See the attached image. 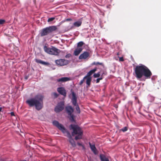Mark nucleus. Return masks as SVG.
<instances>
[{
    "mask_svg": "<svg viewBox=\"0 0 161 161\" xmlns=\"http://www.w3.org/2000/svg\"><path fill=\"white\" fill-rule=\"evenodd\" d=\"M69 62V61L64 59H59L55 61V63L57 65L61 66L66 65Z\"/></svg>",
    "mask_w": 161,
    "mask_h": 161,
    "instance_id": "obj_9",
    "label": "nucleus"
},
{
    "mask_svg": "<svg viewBox=\"0 0 161 161\" xmlns=\"http://www.w3.org/2000/svg\"><path fill=\"white\" fill-rule=\"evenodd\" d=\"M70 130H72L73 132L71 133L72 136H73L77 135L75 137V140H77L82 138L83 135V131L81 128L78 125L71 124L69 126Z\"/></svg>",
    "mask_w": 161,
    "mask_h": 161,
    "instance_id": "obj_3",
    "label": "nucleus"
},
{
    "mask_svg": "<svg viewBox=\"0 0 161 161\" xmlns=\"http://www.w3.org/2000/svg\"><path fill=\"white\" fill-rule=\"evenodd\" d=\"M55 19V18L54 17H52L50 18H49L47 20L48 22H50L52 21H53L54 19Z\"/></svg>",
    "mask_w": 161,
    "mask_h": 161,
    "instance_id": "obj_27",
    "label": "nucleus"
},
{
    "mask_svg": "<svg viewBox=\"0 0 161 161\" xmlns=\"http://www.w3.org/2000/svg\"><path fill=\"white\" fill-rule=\"evenodd\" d=\"M84 44L83 42L82 41L80 42L77 44V47H82V46Z\"/></svg>",
    "mask_w": 161,
    "mask_h": 161,
    "instance_id": "obj_22",
    "label": "nucleus"
},
{
    "mask_svg": "<svg viewBox=\"0 0 161 161\" xmlns=\"http://www.w3.org/2000/svg\"><path fill=\"white\" fill-rule=\"evenodd\" d=\"M101 72H102V73L101 75L102 76H103L104 75H107V73L106 71H105L103 70H101Z\"/></svg>",
    "mask_w": 161,
    "mask_h": 161,
    "instance_id": "obj_29",
    "label": "nucleus"
},
{
    "mask_svg": "<svg viewBox=\"0 0 161 161\" xmlns=\"http://www.w3.org/2000/svg\"><path fill=\"white\" fill-rule=\"evenodd\" d=\"M35 60L36 63H38L44 65H47L48 64V63L43 61L39 59H35Z\"/></svg>",
    "mask_w": 161,
    "mask_h": 161,
    "instance_id": "obj_20",
    "label": "nucleus"
},
{
    "mask_svg": "<svg viewBox=\"0 0 161 161\" xmlns=\"http://www.w3.org/2000/svg\"><path fill=\"white\" fill-rule=\"evenodd\" d=\"M100 79H99L98 78H97V80H96V83H98L100 81Z\"/></svg>",
    "mask_w": 161,
    "mask_h": 161,
    "instance_id": "obj_35",
    "label": "nucleus"
},
{
    "mask_svg": "<svg viewBox=\"0 0 161 161\" xmlns=\"http://www.w3.org/2000/svg\"><path fill=\"white\" fill-rule=\"evenodd\" d=\"M44 51L49 54L58 56L60 52V50L56 48L52 47V48H49L46 46H44Z\"/></svg>",
    "mask_w": 161,
    "mask_h": 161,
    "instance_id": "obj_4",
    "label": "nucleus"
},
{
    "mask_svg": "<svg viewBox=\"0 0 161 161\" xmlns=\"http://www.w3.org/2000/svg\"><path fill=\"white\" fill-rule=\"evenodd\" d=\"M86 84H87V87H89L91 85V82L92 80V77H88L86 78Z\"/></svg>",
    "mask_w": 161,
    "mask_h": 161,
    "instance_id": "obj_19",
    "label": "nucleus"
},
{
    "mask_svg": "<svg viewBox=\"0 0 161 161\" xmlns=\"http://www.w3.org/2000/svg\"><path fill=\"white\" fill-rule=\"evenodd\" d=\"M128 129V128L127 127H125L121 129L120 130L122 131L123 132H125Z\"/></svg>",
    "mask_w": 161,
    "mask_h": 161,
    "instance_id": "obj_26",
    "label": "nucleus"
},
{
    "mask_svg": "<svg viewBox=\"0 0 161 161\" xmlns=\"http://www.w3.org/2000/svg\"><path fill=\"white\" fill-rule=\"evenodd\" d=\"M64 108V103L63 102L59 103L57 105L55 108L54 110L56 113L62 111Z\"/></svg>",
    "mask_w": 161,
    "mask_h": 161,
    "instance_id": "obj_10",
    "label": "nucleus"
},
{
    "mask_svg": "<svg viewBox=\"0 0 161 161\" xmlns=\"http://www.w3.org/2000/svg\"><path fill=\"white\" fill-rule=\"evenodd\" d=\"M82 147L83 149H85V147H84V146L83 145V146H82Z\"/></svg>",
    "mask_w": 161,
    "mask_h": 161,
    "instance_id": "obj_39",
    "label": "nucleus"
},
{
    "mask_svg": "<svg viewBox=\"0 0 161 161\" xmlns=\"http://www.w3.org/2000/svg\"><path fill=\"white\" fill-rule=\"evenodd\" d=\"M2 110V108L1 107H0V111H1Z\"/></svg>",
    "mask_w": 161,
    "mask_h": 161,
    "instance_id": "obj_40",
    "label": "nucleus"
},
{
    "mask_svg": "<svg viewBox=\"0 0 161 161\" xmlns=\"http://www.w3.org/2000/svg\"><path fill=\"white\" fill-rule=\"evenodd\" d=\"M71 20H72V19L70 18H68V19H66V21H71Z\"/></svg>",
    "mask_w": 161,
    "mask_h": 161,
    "instance_id": "obj_36",
    "label": "nucleus"
},
{
    "mask_svg": "<svg viewBox=\"0 0 161 161\" xmlns=\"http://www.w3.org/2000/svg\"><path fill=\"white\" fill-rule=\"evenodd\" d=\"M83 48L82 47H78L75 49L74 52V54L75 56H78L82 51Z\"/></svg>",
    "mask_w": 161,
    "mask_h": 161,
    "instance_id": "obj_15",
    "label": "nucleus"
},
{
    "mask_svg": "<svg viewBox=\"0 0 161 161\" xmlns=\"http://www.w3.org/2000/svg\"><path fill=\"white\" fill-rule=\"evenodd\" d=\"M71 55L69 53L67 54L65 56V58H69L71 57Z\"/></svg>",
    "mask_w": 161,
    "mask_h": 161,
    "instance_id": "obj_30",
    "label": "nucleus"
},
{
    "mask_svg": "<svg viewBox=\"0 0 161 161\" xmlns=\"http://www.w3.org/2000/svg\"><path fill=\"white\" fill-rule=\"evenodd\" d=\"M65 110L68 115L69 116V119L71 121H75L74 116L72 114L74 112V109L70 106H68L65 107Z\"/></svg>",
    "mask_w": 161,
    "mask_h": 161,
    "instance_id": "obj_7",
    "label": "nucleus"
},
{
    "mask_svg": "<svg viewBox=\"0 0 161 161\" xmlns=\"http://www.w3.org/2000/svg\"><path fill=\"white\" fill-rule=\"evenodd\" d=\"M72 97L71 99L72 103L74 106L76 107L75 109L78 113L80 114V108L78 105L77 103V98L75 93L73 91L72 92Z\"/></svg>",
    "mask_w": 161,
    "mask_h": 161,
    "instance_id": "obj_8",
    "label": "nucleus"
},
{
    "mask_svg": "<svg viewBox=\"0 0 161 161\" xmlns=\"http://www.w3.org/2000/svg\"><path fill=\"white\" fill-rule=\"evenodd\" d=\"M43 96L38 95L34 98L27 100L26 102L29 106L31 107L35 106L37 110H40L43 106Z\"/></svg>",
    "mask_w": 161,
    "mask_h": 161,
    "instance_id": "obj_2",
    "label": "nucleus"
},
{
    "mask_svg": "<svg viewBox=\"0 0 161 161\" xmlns=\"http://www.w3.org/2000/svg\"><path fill=\"white\" fill-rule=\"evenodd\" d=\"M92 64L95 65H102L103 67H104V66L102 63H100L98 62H94L93 63H92Z\"/></svg>",
    "mask_w": 161,
    "mask_h": 161,
    "instance_id": "obj_23",
    "label": "nucleus"
},
{
    "mask_svg": "<svg viewBox=\"0 0 161 161\" xmlns=\"http://www.w3.org/2000/svg\"><path fill=\"white\" fill-rule=\"evenodd\" d=\"M117 55H119V53H117Z\"/></svg>",
    "mask_w": 161,
    "mask_h": 161,
    "instance_id": "obj_41",
    "label": "nucleus"
},
{
    "mask_svg": "<svg viewBox=\"0 0 161 161\" xmlns=\"http://www.w3.org/2000/svg\"><path fill=\"white\" fill-rule=\"evenodd\" d=\"M77 144L78 145H79V146H83V145L81 143H80V142H78L77 143Z\"/></svg>",
    "mask_w": 161,
    "mask_h": 161,
    "instance_id": "obj_33",
    "label": "nucleus"
},
{
    "mask_svg": "<svg viewBox=\"0 0 161 161\" xmlns=\"http://www.w3.org/2000/svg\"><path fill=\"white\" fill-rule=\"evenodd\" d=\"M89 56V53L87 52H85L81 54L79 57V59H86Z\"/></svg>",
    "mask_w": 161,
    "mask_h": 161,
    "instance_id": "obj_11",
    "label": "nucleus"
},
{
    "mask_svg": "<svg viewBox=\"0 0 161 161\" xmlns=\"http://www.w3.org/2000/svg\"><path fill=\"white\" fill-rule=\"evenodd\" d=\"M70 80V78L67 77H63L58 79L57 80V81L58 82H65Z\"/></svg>",
    "mask_w": 161,
    "mask_h": 161,
    "instance_id": "obj_14",
    "label": "nucleus"
},
{
    "mask_svg": "<svg viewBox=\"0 0 161 161\" xmlns=\"http://www.w3.org/2000/svg\"><path fill=\"white\" fill-rule=\"evenodd\" d=\"M102 76H101V77L100 78H98V79H100V80H102L103 79V77H102Z\"/></svg>",
    "mask_w": 161,
    "mask_h": 161,
    "instance_id": "obj_38",
    "label": "nucleus"
},
{
    "mask_svg": "<svg viewBox=\"0 0 161 161\" xmlns=\"http://www.w3.org/2000/svg\"><path fill=\"white\" fill-rule=\"evenodd\" d=\"M10 114H11V116H15L14 114V113L13 112H11L10 113Z\"/></svg>",
    "mask_w": 161,
    "mask_h": 161,
    "instance_id": "obj_34",
    "label": "nucleus"
},
{
    "mask_svg": "<svg viewBox=\"0 0 161 161\" xmlns=\"http://www.w3.org/2000/svg\"><path fill=\"white\" fill-rule=\"evenodd\" d=\"M82 24V20L81 19L78 21L75 22L73 24V25L76 27H79Z\"/></svg>",
    "mask_w": 161,
    "mask_h": 161,
    "instance_id": "obj_18",
    "label": "nucleus"
},
{
    "mask_svg": "<svg viewBox=\"0 0 161 161\" xmlns=\"http://www.w3.org/2000/svg\"><path fill=\"white\" fill-rule=\"evenodd\" d=\"M89 144L90 146V147L92 151L93 152V153L95 154H97V149L95 146L94 145H92L89 142Z\"/></svg>",
    "mask_w": 161,
    "mask_h": 161,
    "instance_id": "obj_16",
    "label": "nucleus"
},
{
    "mask_svg": "<svg viewBox=\"0 0 161 161\" xmlns=\"http://www.w3.org/2000/svg\"><path fill=\"white\" fill-rule=\"evenodd\" d=\"M5 22V20L4 19H0V25L4 24Z\"/></svg>",
    "mask_w": 161,
    "mask_h": 161,
    "instance_id": "obj_28",
    "label": "nucleus"
},
{
    "mask_svg": "<svg viewBox=\"0 0 161 161\" xmlns=\"http://www.w3.org/2000/svg\"><path fill=\"white\" fill-rule=\"evenodd\" d=\"M52 96L54 98H57L58 97V94L56 92H53L52 94Z\"/></svg>",
    "mask_w": 161,
    "mask_h": 161,
    "instance_id": "obj_25",
    "label": "nucleus"
},
{
    "mask_svg": "<svg viewBox=\"0 0 161 161\" xmlns=\"http://www.w3.org/2000/svg\"><path fill=\"white\" fill-rule=\"evenodd\" d=\"M69 141L73 147H74L76 146L75 142L72 138L69 139Z\"/></svg>",
    "mask_w": 161,
    "mask_h": 161,
    "instance_id": "obj_21",
    "label": "nucleus"
},
{
    "mask_svg": "<svg viewBox=\"0 0 161 161\" xmlns=\"http://www.w3.org/2000/svg\"><path fill=\"white\" fill-rule=\"evenodd\" d=\"M134 75L138 80L141 79L143 76L146 79H150L152 75L149 69L142 64L136 66L134 69Z\"/></svg>",
    "mask_w": 161,
    "mask_h": 161,
    "instance_id": "obj_1",
    "label": "nucleus"
},
{
    "mask_svg": "<svg viewBox=\"0 0 161 161\" xmlns=\"http://www.w3.org/2000/svg\"><path fill=\"white\" fill-rule=\"evenodd\" d=\"M84 79V77L83 78V79L82 80L80 83V85H81L84 82V80L85 79Z\"/></svg>",
    "mask_w": 161,
    "mask_h": 161,
    "instance_id": "obj_31",
    "label": "nucleus"
},
{
    "mask_svg": "<svg viewBox=\"0 0 161 161\" xmlns=\"http://www.w3.org/2000/svg\"><path fill=\"white\" fill-rule=\"evenodd\" d=\"M100 72L97 73H95L93 75V77L94 78L99 77L100 75Z\"/></svg>",
    "mask_w": 161,
    "mask_h": 161,
    "instance_id": "obj_24",
    "label": "nucleus"
},
{
    "mask_svg": "<svg viewBox=\"0 0 161 161\" xmlns=\"http://www.w3.org/2000/svg\"><path fill=\"white\" fill-rule=\"evenodd\" d=\"M57 91L61 95L64 97L66 96V92L64 88L62 87L58 88Z\"/></svg>",
    "mask_w": 161,
    "mask_h": 161,
    "instance_id": "obj_12",
    "label": "nucleus"
},
{
    "mask_svg": "<svg viewBox=\"0 0 161 161\" xmlns=\"http://www.w3.org/2000/svg\"><path fill=\"white\" fill-rule=\"evenodd\" d=\"M100 158L101 161H109L108 159L103 154L100 155Z\"/></svg>",
    "mask_w": 161,
    "mask_h": 161,
    "instance_id": "obj_17",
    "label": "nucleus"
},
{
    "mask_svg": "<svg viewBox=\"0 0 161 161\" xmlns=\"http://www.w3.org/2000/svg\"><path fill=\"white\" fill-rule=\"evenodd\" d=\"M57 27L55 26H51L42 29L40 33L42 36H46L53 31H55Z\"/></svg>",
    "mask_w": 161,
    "mask_h": 161,
    "instance_id": "obj_6",
    "label": "nucleus"
},
{
    "mask_svg": "<svg viewBox=\"0 0 161 161\" xmlns=\"http://www.w3.org/2000/svg\"><path fill=\"white\" fill-rule=\"evenodd\" d=\"M53 123L54 125L56 126L63 133H66L67 134V136L68 137L69 139L72 138L70 133L67 131L66 129L62 125L60 124L58 121L56 120L53 121Z\"/></svg>",
    "mask_w": 161,
    "mask_h": 161,
    "instance_id": "obj_5",
    "label": "nucleus"
},
{
    "mask_svg": "<svg viewBox=\"0 0 161 161\" xmlns=\"http://www.w3.org/2000/svg\"><path fill=\"white\" fill-rule=\"evenodd\" d=\"M97 68H95L93 69L90 71L84 77V79H86L87 77H91L90 76L97 70Z\"/></svg>",
    "mask_w": 161,
    "mask_h": 161,
    "instance_id": "obj_13",
    "label": "nucleus"
},
{
    "mask_svg": "<svg viewBox=\"0 0 161 161\" xmlns=\"http://www.w3.org/2000/svg\"><path fill=\"white\" fill-rule=\"evenodd\" d=\"M28 76H26L25 77V80H27L28 79Z\"/></svg>",
    "mask_w": 161,
    "mask_h": 161,
    "instance_id": "obj_37",
    "label": "nucleus"
},
{
    "mask_svg": "<svg viewBox=\"0 0 161 161\" xmlns=\"http://www.w3.org/2000/svg\"><path fill=\"white\" fill-rule=\"evenodd\" d=\"M119 61L122 62L124 61V59L123 57H119Z\"/></svg>",
    "mask_w": 161,
    "mask_h": 161,
    "instance_id": "obj_32",
    "label": "nucleus"
}]
</instances>
